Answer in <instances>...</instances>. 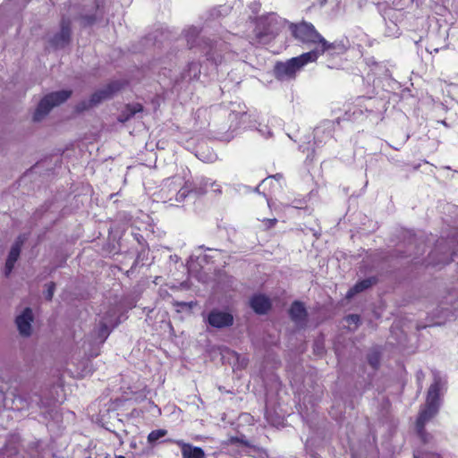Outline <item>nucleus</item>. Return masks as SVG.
Wrapping results in <instances>:
<instances>
[{"label":"nucleus","instance_id":"nucleus-1","mask_svg":"<svg viewBox=\"0 0 458 458\" xmlns=\"http://www.w3.org/2000/svg\"><path fill=\"white\" fill-rule=\"evenodd\" d=\"M289 30L292 36L302 44L315 46V48L308 53H315V62L326 52L335 50L336 44L330 43L316 30L315 26L308 21L291 23Z\"/></svg>","mask_w":458,"mask_h":458},{"label":"nucleus","instance_id":"nucleus-2","mask_svg":"<svg viewBox=\"0 0 458 458\" xmlns=\"http://www.w3.org/2000/svg\"><path fill=\"white\" fill-rule=\"evenodd\" d=\"M315 53H303L286 62H277L274 66V75L278 81L293 80L306 64L315 63Z\"/></svg>","mask_w":458,"mask_h":458},{"label":"nucleus","instance_id":"nucleus-3","mask_svg":"<svg viewBox=\"0 0 458 458\" xmlns=\"http://www.w3.org/2000/svg\"><path fill=\"white\" fill-rule=\"evenodd\" d=\"M440 379L436 378L428 387L426 403L424 407L420 409L416 420V425L419 426L420 431H423V428H425L427 422L438 412L440 404Z\"/></svg>","mask_w":458,"mask_h":458},{"label":"nucleus","instance_id":"nucleus-4","mask_svg":"<svg viewBox=\"0 0 458 458\" xmlns=\"http://www.w3.org/2000/svg\"><path fill=\"white\" fill-rule=\"evenodd\" d=\"M72 90H60L46 95L38 103L34 114L33 121L42 120L53 107L65 102L71 96Z\"/></svg>","mask_w":458,"mask_h":458},{"label":"nucleus","instance_id":"nucleus-5","mask_svg":"<svg viewBox=\"0 0 458 458\" xmlns=\"http://www.w3.org/2000/svg\"><path fill=\"white\" fill-rule=\"evenodd\" d=\"M124 86V83L119 81H111L103 89L95 91L89 101H81L77 106L78 111H84L89 109L103 100L111 98L116 92L120 91Z\"/></svg>","mask_w":458,"mask_h":458},{"label":"nucleus","instance_id":"nucleus-6","mask_svg":"<svg viewBox=\"0 0 458 458\" xmlns=\"http://www.w3.org/2000/svg\"><path fill=\"white\" fill-rule=\"evenodd\" d=\"M72 21L69 18L63 17L60 22V31L53 36L50 44L55 48H64L71 41Z\"/></svg>","mask_w":458,"mask_h":458},{"label":"nucleus","instance_id":"nucleus-7","mask_svg":"<svg viewBox=\"0 0 458 458\" xmlns=\"http://www.w3.org/2000/svg\"><path fill=\"white\" fill-rule=\"evenodd\" d=\"M233 316L230 312L217 309L212 310L207 318V323L214 328H225L233 325Z\"/></svg>","mask_w":458,"mask_h":458},{"label":"nucleus","instance_id":"nucleus-8","mask_svg":"<svg viewBox=\"0 0 458 458\" xmlns=\"http://www.w3.org/2000/svg\"><path fill=\"white\" fill-rule=\"evenodd\" d=\"M206 192V188L198 185L193 180H183L181 188L178 190L174 196V201L181 203L183 202L191 194L202 195Z\"/></svg>","mask_w":458,"mask_h":458},{"label":"nucleus","instance_id":"nucleus-9","mask_svg":"<svg viewBox=\"0 0 458 458\" xmlns=\"http://www.w3.org/2000/svg\"><path fill=\"white\" fill-rule=\"evenodd\" d=\"M250 306L255 313L265 315L272 309V302L265 294L257 293L250 297Z\"/></svg>","mask_w":458,"mask_h":458},{"label":"nucleus","instance_id":"nucleus-10","mask_svg":"<svg viewBox=\"0 0 458 458\" xmlns=\"http://www.w3.org/2000/svg\"><path fill=\"white\" fill-rule=\"evenodd\" d=\"M33 321L32 310L25 308L21 315L16 318V325L20 334L23 336H29L31 334V322Z\"/></svg>","mask_w":458,"mask_h":458},{"label":"nucleus","instance_id":"nucleus-11","mask_svg":"<svg viewBox=\"0 0 458 458\" xmlns=\"http://www.w3.org/2000/svg\"><path fill=\"white\" fill-rule=\"evenodd\" d=\"M289 316L298 325L306 324L308 312L304 304L300 301H294L289 309Z\"/></svg>","mask_w":458,"mask_h":458},{"label":"nucleus","instance_id":"nucleus-12","mask_svg":"<svg viewBox=\"0 0 458 458\" xmlns=\"http://www.w3.org/2000/svg\"><path fill=\"white\" fill-rule=\"evenodd\" d=\"M378 282L377 276H370L362 280L358 281L352 287H351L346 293L345 297L347 299L353 298L356 294L370 288Z\"/></svg>","mask_w":458,"mask_h":458},{"label":"nucleus","instance_id":"nucleus-13","mask_svg":"<svg viewBox=\"0 0 458 458\" xmlns=\"http://www.w3.org/2000/svg\"><path fill=\"white\" fill-rule=\"evenodd\" d=\"M143 111V106L140 103L127 104L117 117L119 123H124L133 117L137 113Z\"/></svg>","mask_w":458,"mask_h":458},{"label":"nucleus","instance_id":"nucleus-14","mask_svg":"<svg viewBox=\"0 0 458 458\" xmlns=\"http://www.w3.org/2000/svg\"><path fill=\"white\" fill-rule=\"evenodd\" d=\"M114 316H115V312L113 310H110L106 312V316L103 318V320L99 322L97 331V337L100 339L101 343H104L110 335L111 330L109 329L106 321L111 322L108 318Z\"/></svg>","mask_w":458,"mask_h":458},{"label":"nucleus","instance_id":"nucleus-15","mask_svg":"<svg viewBox=\"0 0 458 458\" xmlns=\"http://www.w3.org/2000/svg\"><path fill=\"white\" fill-rule=\"evenodd\" d=\"M182 458H205V453L202 448L193 446L191 444H183L182 446Z\"/></svg>","mask_w":458,"mask_h":458},{"label":"nucleus","instance_id":"nucleus-16","mask_svg":"<svg viewBox=\"0 0 458 458\" xmlns=\"http://www.w3.org/2000/svg\"><path fill=\"white\" fill-rule=\"evenodd\" d=\"M182 183V178L179 176H174L171 178H168L164 185V188L162 189L163 191H167L168 192H175L177 193L178 190L181 188Z\"/></svg>","mask_w":458,"mask_h":458},{"label":"nucleus","instance_id":"nucleus-17","mask_svg":"<svg viewBox=\"0 0 458 458\" xmlns=\"http://www.w3.org/2000/svg\"><path fill=\"white\" fill-rule=\"evenodd\" d=\"M25 241V237L22 235H20L17 240L15 241L14 244L12 246L11 250L9 252L8 258L9 259L16 262L17 259L20 257L21 249L23 245V242Z\"/></svg>","mask_w":458,"mask_h":458},{"label":"nucleus","instance_id":"nucleus-18","mask_svg":"<svg viewBox=\"0 0 458 458\" xmlns=\"http://www.w3.org/2000/svg\"><path fill=\"white\" fill-rule=\"evenodd\" d=\"M187 76L193 77V78H199L200 74V64L198 62H191L187 65Z\"/></svg>","mask_w":458,"mask_h":458},{"label":"nucleus","instance_id":"nucleus-19","mask_svg":"<svg viewBox=\"0 0 458 458\" xmlns=\"http://www.w3.org/2000/svg\"><path fill=\"white\" fill-rule=\"evenodd\" d=\"M166 434H167V430H165V429L160 428V429L152 430L148 436V442L149 444H154L158 439L165 437Z\"/></svg>","mask_w":458,"mask_h":458},{"label":"nucleus","instance_id":"nucleus-20","mask_svg":"<svg viewBox=\"0 0 458 458\" xmlns=\"http://www.w3.org/2000/svg\"><path fill=\"white\" fill-rule=\"evenodd\" d=\"M368 362L374 369H377L380 363V355L378 352H372L368 355Z\"/></svg>","mask_w":458,"mask_h":458},{"label":"nucleus","instance_id":"nucleus-21","mask_svg":"<svg viewBox=\"0 0 458 458\" xmlns=\"http://www.w3.org/2000/svg\"><path fill=\"white\" fill-rule=\"evenodd\" d=\"M453 255H454V252L445 251V252L442 253L441 259L438 261H437V262H433L432 264L434 266L435 265H439V264H443V265L449 264V263H451L454 260Z\"/></svg>","mask_w":458,"mask_h":458},{"label":"nucleus","instance_id":"nucleus-22","mask_svg":"<svg viewBox=\"0 0 458 458\" xmlns=\"http://www.w3.org/2000/svg\"><path fill=\"white\" fill-rule=\"evenodd\" d=\"M206 55H207V59L208 61H211L212 63H214L216 65L220 64L224 59L221 55H215L211 51L208 52L206 54Z\"/></svg>","mask_w":458,"mask_h":458},{"label":"nucleus","instance_id":"nucleus-23","mask_svg":"<svg viewBox=\"0 0 458 458\" xmlns=\"http://www.w3.org/2000/svg\"><path fill=\"white\" fill-rule=\"evenodd\" d=\"M55 283H50L47 284V289L45 293V298L47 300V301H51L53 296H54V293H55Z\"/></svg>","mask_w":458,"mask_h":458},{"label":"nucleus","instance_id":"nucleus-24","mask_svg":"<svg viewBox=\"0 0 458 458\" xmlns=\"http://www.w3.org/2000/svg\"><path fill=\"white\" fill-rule=\"evenodd\" d=\"M96 20H97V17L95 14L81 16V21H82L84 26L92 25L93 23H95Z\"/></svg>","mask_w":458,"mask_h":458},{"label":"nucleus","instance_id":"nucleus-25","mask_svg":"<svg viewBox=\"0 0 458 458\" xmlns=\"http://www.w3.org/2000/svg\"><path fill=\"white\" fill-rule=\"evenodd\" d=\"M346 321L351 325V324H353L355 326V327H358L360 321V318L359 315L357 314H351V315H348L346 317Z\"/></svg>","mask_w":458,"mask_h":458},{"label":"nucleus","instance_id":"nucleus-26","mask_svg":"<svg viewBox=\"0 0 458 458\" xmlns=\"http://www.w3.org/2000/svg\"><path fill=\"white\" fill-rule=\"evenodd\" d=\"M416 431L423 443H427L428 441L429 434L426 431L425 428H423V431H420L419 426L416 425Z\"/></svg>","mask_w":458,"mask_h":458},{"label":"nucleus","instance_id":"nucleus-27","mask_svg":"<svg viewBox=\"0 0 458 458\" xmlns=\"http://www.w3.org/2000/svg\"><path fill=\"white\" fill-rule=\"evenodd\" d=\"M195 303L191 301V302H186V301H174L173 302V305L174 307H178V308H182V309H184V308H187V309H191L193 307Z\"/></svg>","mask_w":458,"mask_h":458},{"label":"nucleus","instance_id":"nucleus-28","mask_svg":"<svg viewBox=\"0 0 458 458\" xmlns=\"http://www.w3.org/2000/svg\"><path fill=\"white\" fill-rule=\"evenodd\" d=\"M14 264H15L14 261H13L9 259H6L5 267H4V274L6 276H8L11 274L12 270L14 267Z\"/></svg>","mask_w":458,"mask_h":458},{"label":"nucleus","instance_id":"nucleus-29","mask_svg":"<svg viewBox=\"0 0 458 458\" xmlns=\"http://www.w3.org/2000/svg\"><path fill=\"white\" fill-rule=\"evenodd\" d=\"M264 223H265L266 227L267 229H270V228L274 227L276 225L277 219L276 218L265 219Z\"/></svg>","mask_w":458,"mask_h":458},{"label":"nucleus","instance_id":"nucleus-30","mask_svg":"<svg viewBox=\"0 0 458 458\" xmlns=\"http://www.w3.org/2000/svg\"><path fill=\"white\" fill-rule=\"evenodd\" d=\"M440 246H441V243H438V244L436 246L435 250L430 253V255H429V256L431 257V256L436 255V254L438 252V249L440 248Z\"/></svg>","mask_w":458,"mask_h":458},{"label":"nucleus","instance_id":"nucleus-31","mask_svg":"<svg viewBox=\"0 0 458 458\" xmlns=\"http://www.w3.org/2000/svg\"><path fill=\"white\" fill-rule=\"evenodd\" d=\"M115 458H125L123 455L115 456Z\"/></svg>","mask_w":458,"mask_h":458}]
</instances>
